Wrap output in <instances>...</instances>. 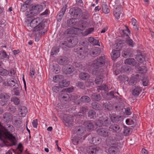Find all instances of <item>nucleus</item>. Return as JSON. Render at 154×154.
Instances as JSON below:
<instances>
[{
    "mask_svg": "<svg viewBox=\"0 0 154 154\" xmlns=\"http://www.w3.org/2000/svg\"><path fill=\"white\" fill-rule=\"evenodd\" d=\"M14 129V127L11 125H7L5 127L4 126V128L2 130H0V139L2 140V138L8 140L12 142V143L7 144L8 142L6 141H4V143L7 146L15 145L17 143V134L14 133L11 134V132H13Z\"/></svg>",
    "mask_w": 154,
    "mask_h": 154,
    "instance_id": "1",
    "label": "nucleus"
},
{
    "mask_svg": "<svg viewBox=\"0 0 154 154\" xmlns=\"http://www.w3.org/2000/svg\"><path fill=\"white\" fill-rule=\"evenodd\" d=\"M30 26L33 28L32 31L34 32L42 30L45 26V24L42 22L40 19L37 17L32 20L30 23Z\"/></svg>",
    "mask_w": 154,
    "mask_h": 154,
    "instance_id": "2",
    "label": "nucleus"
},
{
    "mask_svg": "<svg viewBox=\"0 0 154 154\" xmlns=\"http://www.w3.org/2000/svg\"><path fill=\"white\" fill-rule=\"evenodd\" d=\"M87 137H88V139L89 142L91 143L94 136L91 134H86L82 137L79 136H75L73 138L72 142L74 145H77L81 143Z\"/></svg>",
    "mask_w": 154,
    "mask_h": 154,
    "instance_id": "3",
    "label": "nucleus"
},
{
    "mask_svg": "<svg viewBox=\"0 0 154 154\" xmlns=\"http://www.w3.org/2000/svg\"><path fill=\"white\" fill-rule=\"evenodd\" d=\"M7 86L13 90L18 89L20 86L19 82L14 78H9L7 79Z\"/></svg>",
    "mask_w": 154,
    "mask_h": 154,
    "instance_id": "4",
    "label": "nucleus"
},
{
    "mask_svg": "<svg viewBox=\"0 0 154 154\" xmlns=\"http://www.w3.org/2000/svg\"><path fill=\"white\" fill-rule=\"evenodd\" d=\"M122 137L120 135H116L115 136H110L107 138L106 140V143L108 146L116 145L117 141L122 140Z\"/></svg>",
    "mask_w": 154,
    "mask_h": 154,
    "instance_id": "5",
    "label": "nucleus"
},
{
    "mask_svg": "<svg viewBox=\"0 0 154 154\" xmlns=\"http://www.w3.org/2000/svg\"><path fill=\"white\" fill-rule=\"evenodd\" d=\"M69 13L75 18L81 17L82 15V12L81 9L78 8H71L70 9Z\"/></svg>",
    "mask_w": 154,
    "mask_h": 154,
    "instance_id": "6",
    "label": "nucleus"
},
{
    "mask_svg": "<svg viewBox=\"0 0 154 154\" xmlns=\"http://www.w3.org/2000/svg\"><path fill=\"white\" fill-rule=\"evenodd\" d=\"M65 41L66 47L69 48L73 47L78 43L77 38L72 36L67 37Z\"/></svg>",
    "mask_w": 154,
    "mask_h": 154,
    "instance_id": "7",
    "label": "nucleus"
},
{
    "mask_svg": "<svg viewBox=\"0 0 154 154\" xmlns=\"http://www.w3.org/2000/svg\"><path fill=\"white\" fill-rule=\"evenodd\" d=\"M119 2L118 1L116 2L117 7H116L114 11V15L117 19H119L120 14L122 13V9L120 4H119Z\"/></svg>",
    "mask_w": 154,
    "mask_h": 154,
    "instance_id": "8",
    "label": "nucleus"
},
{
    "mask_svg": "<svg viewBox=\"0 0 154 154\" xmlns=\"http://www.w3.org/2000/svg\"><path fill=\"white\" fill-rule=\"evenodd\" d=\"M97 133L99 136L106 137H108L110 134L107 128H100L97 130Z\"/></svg>",
    "mask_w": 154,
    "mask_h": 154,
    "instance_id": "9",
    "label": "nucleus"
},
{
    "mask_svg": "<svg viewBox=\"0 0 154 154\" xmlns=\"http://www.w3.org/2000/svg\"><path fill=\"white\" fill-rule=\"evenodd\" d=\"M85 131L86 130L85 127L82 126H79L75 128L74 132L78 135L75 136H79L82 137L81 136L85 133Z\"/></svg>",
    "mask_w": 154,
    "mask_h": 154,
    "instance_id": "10",
    "label": "nucleus"
},
{
    "mask_svg": "<svg viewBox=\"0 0 154 154\" xmlns=\"http://www.w3.org/2000/svg\"><path fill=\"white\" fill-rule=\"evenodd\" d=\"M101 149L99 147L94 146H90L88 147L87 150V152L89 154H97Z\"/></svg>",
    "mask_w": 154,
    "mask_h": 154,
    "instance_id": "11",
    "label": "nucleus"
},
{
    "mask_svg": "<svg viewBox=\"0 0 154 154\" xmlns=\"http://www.w3.org/2000/svg\"><path fill=\"white\" fill-rule=\"evenodd\" d=\"M105 63V57L104 56H101L98 59L94 61L93 66H103Z\"/></svg>",
    "mask_w": 154,
    "mask_h": 154,
    "instance_id": "12",
    "label": "nucleus"
},
{
    "mask_svg": "<svg viewBox=\"0 0 154 154\" xmlns=\"http://www.w3.org/2000/svg\"><path fill=\"white\" fill-rule=\"evenodd\" d=\"M119 103L117 104V105H115L114 106V109L116 111L120 112L122 111L124 105L121 98L119 97Z\"/></svg>",
    "mask_w": 154,
    "mask_h": 154,
    "instance_id": "13",
    "label": "nucleus"
},
{
    "mask_svg": "<svg viewBox=\"0 0 154 154\" xmlns=\"http://www.w3.org/2000/svg\"><path fill=\"white\" fill-rule=\"evenodd\" d=\"M140 79H141V78H140V75L139 74H136L131 77L128 83L130 85H134L139 81Z\"/></svg>",
    "mask_w": 154,
    "mask_h": 154,
    "instance_id": "14",
    "label": "nucleus"
},
{
    "mask_svg": "<svg viewBox=\"0 0 154 154\" xmlns=\"http://www.w3.org/2000/svg\"><path fill=\"white\" fill-rule=\"evenodd\" d=\"M58 98L60 100L62 101L68 102L70 101L69 95L67 94L65 92H62L60 93L59 95Z\"/></svg>",
    "mask_w": 154,
    "mask_h": 154,
    "instance_id": "15",
    "label": "nucleus"
},
{
    "mask_svg": "<svg viewBox=\"0 0 154 154\" xmlns=\"http://www.w3.org/2000/svg\"><path fill=\"white\" fill-rule=\"evenodd\" d=\"M63 120L65 125L67 126L71 125L73 123V118L71 115H65L63 116Z\"/></svg>",
    "mask_w": 154,
    "mask_h": 154,
    "instance_id": "16",
    "label": "nucleus"
},
{
    "mask_svg": "<svg viewBox=\"0 0 154 154\" xmlns=\"http://www.w3.org/2000/svg\"><path fill=\"white\" fill-rule=\"evenodd\" d=\"M57 61L59 64L64 65L67 64L68 63L69 60L66 57L60 56L57 59Z\"/></svg>",
    "mask_w": 154,
    "mask_h": 154,
    "instance_id": "17",
    "label": "nucleus"
},
{
    "mask_svg": "<svg viewBox=\"0 0 154 154\" xmlns=\"http://www.w3.org/2000/svg\"><path fill=\"white\" fill-rule=\"evenodd\" d=\"M74 52L76 53L77 54H79L80 56H84L87 52L86 49L84 47H78L76 48H75L74 50Z\"/></svg>",
    "mask_w": 154,
    "mask_h": 154,
    "instance_id": "18",
    "label": "nucleus"
},
{
    "mask_svg": "<svg viewBox=\"0 0 154 154\" xmlns=\"http://www.w3.org/2000/svg\"><path fill=\"white\" fill-rule=\"evenodd\" d=\"M109 117L112 121L113 123H117L119 121L123 119V117L122 116H117L114 113L111 114H110Z\"/></svg>",
    "mask_w": 154,
    "mask_h": 154,
    "instance_id": "19",
    "label": "nucleus"
},
{
    "mask_svg": "<svg viewBox=\"0 0 154 154\" xmlns=\"http://www.w3.org/2000/svg\"><path fill=\"white\" fill-rule=\"evenodd\" d=\"M42 9V5H31V9H30V10H32L35 13L38 14L41 11Z\"/></svg>",
    "mask_w": 154,
    "mask_h": 154,
    "instance_id": "20",
    "label": "nucleus"
},
{
    "mask_svg": "<svg viewBox=\"0 0 154 154\" xmlns=\"http://www.w3.org/2000/svg\"><path fill=\"white\" fill-rule=\"evenodd\" d=\"M133 51L131 49L128 48L123 51L122 53V56L125 58L128 57H131L133 56Z\"/></svg>",
    "mask_w": 154,
    "mask_h": 154,
    "instance_id": "21",
    "label": "nucleus"
},
{
    "mask_svg": "<svg viewBox=\"0 0 154 154\" xmlns=\"http://www.w3.org/2000/svg\"><path fill=\"white\" fill-rule=\"evenodd\" d=\"M91 101L90 98L86 96H84L82 97L80 99L79 101L76 103L78 105H81L83 102L89 103Z\"/></svg>",
    "mask_w": 154,
    "mask_h": 154,
    "instance_id": "22",
    "label": "nucleus"
},
{
    "mask_svg": "<svg viewBox=\"0 0 154 154\" xmlns=\"http://www.w3.org/2000/svg\"><path fill=\"white\" fill-rule=\"evenodd\" d=\"M100 49L96 47L92 49L90 52V54L93 57H96L100 54Z\"/></svg>",
    "mask_w": 154,
    "mask_h": 154,
    "instance_id": "23",
    "label": "nucleus"
},
{
    "mask_svg": "<svg viewBox=\"0 0 154 154\" xmlns=\"http://www.w3.org/2000/svg\"><path fill=\"white\" fill-rule=\"evenodd\" d=\"M142 88L139 86H135L132 92V94L134 96H137L139 95L142 91Z\"/></svg>",
    "mask_w": 154,
    "mask_h": 154,
    "instance_id": "24",
    "label": "nucleus"
},
{
    "mask_svg": "<svg viewBox=\"0 0 154 154\" xmlns=\"http://www.w3.org/2000/svg\"><path fill=\"white\" fill-rule=\"evenodd\" d=\"M120 126L118 125L114 124L112 125L109 127V130L113 132H116L119 131Z\"/></svg>",
    "mask_w": 154,
    "mask_h": 154,
    "instance_id": "25",
    "label": "nucleus"
},
{
    "mask_svg": "<svg viewBox=\"0 0 154 154\" xmlns=\"http://www.w3.org/2000/svg\"><path fill=\"white\" fill-rule=\"evenodd\" d=\"M10 96L9 94L3 93L0 94V99L4 102H7L9 100Z\"/></svg>",
    "mask_w": 154,
    "mask_h": 154,
    "instance_id": "26",
    "label": "nucleus"
},
{
    "mask_svg": "<svg viewBox=\"0 0 154 154\" xmlns=\"http://www.w3.org/2000/svg\"><path fill=\"white\" fill-rule=\"evenodd\" d=\"M66 8L65 7H63L61 11L57 15V19L58 21H60L62 20L65 12L66 11Z\"/></svg>",
    "mask_w": 154,
    "mask_h": 154,
    "instance_id": "27",
    "label": "nucleus"
},
{
    "mask_svg": "<svg viewBox=\"0 0 154 154\" xmlns=\"http://www.w3.org/2000/svg\"><path fill=\"white\" fill-rule=\"evenodd\" d=\"M111 55L112 57V59L115 60L118 57H119L120 55V53L119 50H113L112 51Z\"/></svg>",
    "mask_w": 154,
    "mask_h": 154,
    "instance_id": "28",
    "label": "nucleus"
},
{
    "mask_svg": "<svg viewBox=\"0 0 154 154\" xmlns=\"http://www.w3.org/2000/svg\"><path fill=\"white\" fill-rule=\"evenodd\" d=\"M4 121L6 122L11 121L12 119V116L10 112H7L4 114L3 115Z\"/></svg>",
    "mask_w": 154,
    "mask_h": 154,
    "instance_id": "29",
    "label": "nucleus"
},
{
    "mask_svg": "<svg viewBox=\"0 0 154 154\" xmlns=\"http://www.w3.org/2000/svg\"><path fill=\"white\" fill-rule=\"evenodd\" d=\"M18 109L22 116H24L27 112L26 108L24 106H19Z\"/></svg>",
    "mask_w": 154,
    "mask_h": 154,
    "instance_id": "30",
    "label": "nucleus"
},
{
    "mask_svg": "<svg viewBox=\"0 0 154 154\" xmlns=\"http://www.w3.org/2000/svg\"><path fill=\"white\" fill-rule=\"evenodd\" d=\"M30 4L27 1H25L24 2L23 4L21 6L20 11L23 12L26 11L28 8L31 9V5H29Z\"/></svg>",
    "mask_w": 154,
    "mask_h": 154,
    "instance_id": "31",
    "label": "nucleus"
},
{
    "mask_svg": "<svg viewBox=\"0 0 154 154\" xmlns=\"http://www.w3.org/2000/svg\"><path fill=\"white\" fill-rule=\"evenodd\" d=\"M140 79L142 82L143 85L144 86H146L148 85L149 82V79L146 76H145L143 74L140 75Z\"/></svg>",
    "mask_w": 154,
    "mask_h": 154,
    "instance_id": "32",
    "label": "nucleus"
},
{
    "mask_svg": "<svg viewBox=\"0 0 154 154\" xmlns=\"http://www.w3.org/2000/svg\"><path fill=\"white\" fill-rule=\"evenodd\" d=\"M63 70L65 74H70L73 72L74 69L72 66L70 65L66 68H63Z\"/></svg>",
    "mask_w": 154,
    "mask_h": 154,
    "instance_id": "33",
    "label": "nucleus"
},
{
    "mask_svg": "<svg viewBox=\"0 0 154 154\" xmlns=\"http://www.w3.org/2000/svg\"><path fill=\"white\" fill-rule=\"evenodd\" d=\"M77 26L78 28H82L81 29L82 30L87 26V22L84 20H81L78 22Z\"/></svg>",
    "mask_w": 154,
    "mask_h": 154,
    "instance_id": "34",
    "label": "nucleus"
},
{
    "mask_svg": "<svg viewBox=\"0 0 154 154\" xmlns=\"http://www.w3.org/2000/svg\"><path fill=\"white\" fill-rule=\"evenodd\" d=\"M124 63L125 64L135 66L136 63V62L134 59L131 58L125 60Z\"/></svg>",
    "mask_w": 154,
    "mask_h": 154,
    "instance_id": "35",
    "label": "nucleus"
},
{
    "mask_svg": "<svg viewBox=\"0 0 154 154\" xmlns=\"http://www.w3.org/2000/svg\"><path fill=\"white\" fill-rule=\"evenodd\" d=\"M109 152L110 153L112 154H119V149L115 146H111L109 147Z\"/></svg>",
    "mask_w": 154,
    "mask_h": 154,
    "instance_id": "36",
    "label": "nucleus"
},
{
    "mask_svg": "<svg viewBox=\"0 0 154 154\" xmlns=\"http://www.w3.org/2000/svg\"><path fill=\"white\" fill-rule=\"evenodd\" d=\"M91 98L93 101H98L101 99V97L99 94L94 93L91 95Z\"/></svg>",
    "mask_w": 154,
    "mask_h": 154,
    "instance_id": "37",
    "label": "nucleus"
},
{
    "mask_svg": "<svg viewBox=\"0 0 154 154\" xmlns=\"http://www.w3.org/2000/svg\"><path fill=\"white\" fill-rule=\"evenodd\" d=\"M88 41L93 45H96L100 46L99 41L92 37H90L88 39Z\"/></svg>",
    "mask_w": 154,
    "mask_h": 154,
    "instance_id": "38",
    "label": "nucleus"
},
{
    "mask_svg": "<svg viewBox=\"0 0 154 154\" xmlns=\"http://www.w3.org/2000/svg\"><path fill=\"white\" fill-rule=\"evenodd\" d=\"M88 116L90 119H95L96 117V113L95 111L90 110L88 113Z\"/></svg>",
    "mask_w": 154,
    "mask_h": 154,
    "instance_id": "39",
    "label": "nucleus"
},
{
    "mask_svg": "<svg viewBox=\"0 0 154 154\" xmlns=\"http://www.w3.org/2000/svg\"><path fill=\"white\" fill-rule=\"evenodd\" d=\"M116 91H111L108 94V97L109 99L111 100L113 98H116V99H118L119 100V98L116 95Z\"/></svg>",
    "mask_w": 154,
    "mask_h": 154,
    "instance_id": "40",
    "label": "nucleus"
},
{
    "mask_svg": "<svg viewBox=\"0 0 154 154\" xmlns=\"http://www.w3.org/2000/svg\"><path fill=\"white\" fill-rule=\"evenodd\" d=\"M84 125L88 129L91 130L94 128V126L90 121H86L84 122Z\"/></svg>",
    "mask_w": 154,
    "mask_h": 154,
    "instance_id": "41",
    "label": "nucleus"
},
{
    "mask_svg": "<svg viewBox=\"0 0 154 154\" xmlns=\"http://www.w3.org/2000/svg\"><path fill=\"white\" fill-rule=\"evenodd\" d=\"M79 78L82 80H85L88 79L90 77L88 73L85 72H82L79 74Z\"/></svg>",
    "mask_w": 154,
    "mask_h": 154,
    "instance_id": "42",
    "label": "nucleus"
},
{
    "mask_svg": "<svg viewBox=\"0 0 154 154\" xmlns=\"http://www.w3.org/2000/svg\"><path fill=\"white\" fill-rule=\"evenodd\" d=\"M91 106L93 109L97 110H101L102 109V108L101 105L97 102L92 103Z\"/></svg>",
    "mask_w": 154,
    "mask_h": 154,
    "instance_id": "43",
    "label": "nucleus"
},
{
    "mask_svg": "<svg viewBox=\"0 0 154 154\" xmlns=\"http://www.w3.org/2000/svg\"><path fill=\"white\" fill-rule=\"evenodd\" d=\"M102 9L103 12L104 13L107 14L109 12V7L106 3H103L102 4Z\"/></svg>",
    "mask_w": 154,
    "mask_h": 154,
    "instance_id": "44",
    "label": "nucleus"
},
{
    "mask_svg": "<svg viewBox=\"0 0 154 154\" xmlns=\"http://www.w3.org/2000/svg\"><path fill=\"white\" fill-rule=\"evenodd\" d=\"M70 84L69 81H67L66 80H63L59 83V86L62 88L64 87H66L69 85Z\"/></svg>",
    "mask_w": 154,
    "mask_h": 154,
    "instance_id": "45",
    "label": "nucleus"
},
{
    "mask_svg": "<svg viewBox=\"0 0 154 154\" xmlns=\"http://www.w3.org/2000/svg\"><path fill=\"white\" fill-rule=\"evenodd\" d=\"M125 43L129 46L131 47H133L135 44V42L133 41L129 37H126Z\"/></svg>",
    "mask_w": 154,
    "mask_h": 154,
    "instance_id": "46",
    "label": "nucleus"
},
{
    "mask_svg": "<svg viewBox=\"0 0 154 154\" xmlns=\"http://www.w3.org/2000/svg\"><path fill=\"white\" fill-rule=\"evenodd\" d=\"M103 106L105 109L107 110H111L113 109L112 105L109 103H103Z\"/></svg>",
    "mask_w": 154,
    "mask_h": 154,
    "instance_id": "47",
    "label": "nucleus"
},
{
    "mask_svg": "<svg viewBox=\"0 0 154 154\" xmlns=\"http://www.w3.org/2000/svg\"><path fill=\"white\" fill-rule=\"evenodd\" d=\"M75 18L69 19L67 23L68 26L69 27H72L75 25L76 24V22L75 21Z\"/></svg>",
    "mask_w": 154,
    "mask_h": 154,
    "instance_id": "48",
    "label": "nucleus"
},
{
    "mask_svg": "<svg viewBox=\"0 0 154 154\" xmlns=\"http://www.w3.org/2000/svg\"><path fill=\"white\" fill-rule=\"evenodd\" d=\"M101 139L99 137H94L91 143L95 145H97L101 143Z\"/></svg>",
    "mask_w": 154,
    "mask_h": 154,
    "instance_id": "49",
    "label": "nucleus"
},
{
    "mask_svg": "<svg viewBox=\"0 0 154 154\" xmlns=\"http://www.w3.org/2000/svg\"><path fill=\"white\" fill-rule=\"evenodd\" d=\"M136 59L140 63H143L145 61V57L142 54H138L136 55Z\"/></svg>",
    "mask_w": 154,
    "mask_h": 154,
    "instance_id": "50",
    "label": "nucleus"
},
{
    "mask_svg": "<svg viewBox=\"0 0 154 154\" xmlns=\"http://www.w3.org/2000/svg\"><path fill=\"white\" fill-rule=\"evenodd\" d=\"M1 66H0V67ZM9 74V71L7 70L0 67V75L2 76H6Z\"/></svg>",
    "mask_w": 154,
    "mask_h": 154,
    "instance_id": "51",
    "label": "nucleus"
},
{
    "mask_svg": "<svg viewBox=\"0 0 154 154\" xmlns=\"http://www.w3.org/2000/svg\"><path fill=\"white\" fill-rule=\"evenodd\" d=\"M103 79L102 76L100 75L97 77L95 80V83L97 85H100L101 84L103 81Z\"/></svg>",
    "mask_w": 154,
    "mask_h": 154,
    "instance_id": "52",
    "label": "nucleus"
},
{
    "mask_svg": "<svg viewBox=\"0 0 154 154\" xmlns=\"http://www.w3.org/2000/svg\"><path fill=\"white\" fill-rule=\"evenodd\" d=\"M11 101L13 102L15 105H18L20 102V99L16 97H13L11 98Z\"/></svg>",
    "mask_w": 154,
    "mask_h": 154,
    "instance_id": "53",
    "label": "nucleus"
},
{
    "mask_svg": "<svg viewBox=\"0 0 154 154\" xmlns=\"http://www.w3.org/2000/svg\"><path fill=\"white\" fill-rule=\"evenodd\" d=\"M125 27L126 30H123L122 31L123 34V37L126 36V37H129L128 34H129L130 31L127 26H126Z\"/></svg>",
    "mask_w": 154,
    "mask_h": 154,
    "instance_id": "54",
    "label": "nucleus"
},
{
    "mask_svg": "<svg viewBox=\"0 0 154 154\" xmlns=\"http://www.w3.org/2000/svg\"><path fill=\"white\" fill-rule=\"evenodd\" d=\"M0 55L2 56V57H0V59H3L4 58H7L9 59V56L8 55L6 52L5 51H3L0 54ZM2 64V62L0 61V66H1Z\"/></svg>",
    "mask_w": 154,
    "mask_h": 154,
    "instance_id": "55",
    "label": "nucleus"
},
{
    "mask_svg": "<svg viewBox=\"0 0 154 154\" xmlns=\"http://www.w3.org/2000/svg\"><path fill=\"white\" fill-rule=\"evenodd\" d=\"M138 70L139 71L140 73L143 74L146 73L147 70L145 66H141L138 68Z\"/></svg>",
    "mask_w": 154,
    "mask_h": 154,
    "instance_id": "56",
    "label": "nucleus"
},
{
    "mask_svg": "<svg viewBox=\"0 0 154 154\" xmlns=\"http://www.w3.org/2000/svg\"><path fill=\"white\" fill-rule=\"evenodd\" d=\"M105 120L103 121V125L108 126L110 124V120L108 118L107 116H105Z\"/></svg>",
    "mask_w": 154,
    "mask_h": 154,
    "instance_id": "57",
    "label": "nucleus"
},
{
    "mask_svg": "<svg viewBox=\"0 0 154 154\" xmlns=\"http://www.w3.org/2000/svg\"><path fill=\"white\" fill-rule=\"evenodd\" d=\"M94 30V28H89L87 29L84 32L83 35L84 36H86L89 34L91 33Z\"/></svg>",
    "mask_w": 154,
    "mask_h": 154,
    "instance_id": "58",
    "label": "nucleus"
},
{
    "mask_svg": "<svg viewBox=\"0 0 154 154\" xmlns=\"http://www.w3.org/2000/svg\"><path fill=\"white\" fill-rule=\"evenodd\" d=\"M76 86L82 89H84L85 87V85L83 82H78L76 84Z\"/></svg>",
    "mask_w": 154,
    "mask_h": 154,
    "instance_id": "59",
    "label": "nucleus"
},
{
    "mask_svg": "<svg viewBox=\"0 0 154 154\" xmlns=\"http://www.w3.org/2000/svg\"><path fill=\"white\" fill-rule=\"evenodd\" d=\"M9 111L13 113L15 112L16 111V109L15 107L13 106H9L8 109Z\"/></svg>",
    "mask_w": 154,
    "mask_h": 154,
    "instance_id": "60",
    "label": "nucleus"
},
{
    "mask_svg": "<svg viewBox=\"0 0 154 154\" xmlns=\"http://www.w3.org/2000/svg\"><path fill=\"white\" fill-rule=\"evenodd\" d=\"M61 87L54 86L52 88V90L54 92L57 93L61 89Z\"/></svg>",
    "mask_w": 154,
    "mask_h": 154,
    "instance_id": "61",
    "label": "nucleus"
},
{
    "mask_svg": "<svg viewBox=\"0 0 154 154\" xmlns=\"http://www.w3.org/2000/svg\"><path fill=\"white\" fill-rule=\"evenodd\" d=\"M103 122L101 121L100 120H98L95 122V124L96 126L100 127L103 125Z\"/></svg>",
    "mask_w": 154,
    "mask_h": 154,
    "instance_id": "62",
    "label": "nucleus"
},
{
    "mask_svg": "<svg viewBox=\"0 0 154 154\" xmlns=\"http://www.w3.org/2000/svg\"><path fill=\"white\" fill-rule=\"evenodd\" d=\"M59 50L58 48H54L52 49L51 54V55H56L57 52H59Z\"/></svg>",
    "mask_w": 154,
    "mask_h": 154,
    "instance_id": "63",
    "label": "nucleus"
},
{
    "mask_svg": "<svg viewBox=\"0 0 154 154\" xmlns=\"http://www.w3.org/2000/svg\"><path fill=\"white\" fill-rule=\"evenodd\" d=\"M125 112H124L125 114L128 115H130L131 114V112L130 107H128L125 108Z\"/></svg>",
    "mask_w": 154,
    "mask_h": 154,
    "instance_id": "64",
    "label": "nucleus"
}]
</instances>
